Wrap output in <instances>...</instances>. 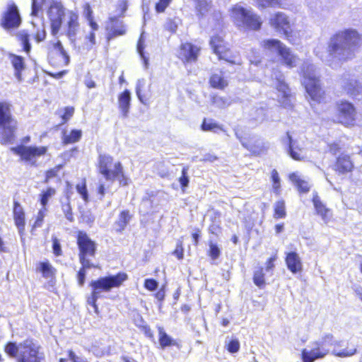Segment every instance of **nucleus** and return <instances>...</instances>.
<instances>
[{"mask_svg": "<svg viewBox=\"0 0 362 362\" xmlns=\"http://www.w3.org/2000/svg\"><path fill=\"white\" fill-rule=\"evenodd\" d=\"M344 344V341H336L332 334H327L322 339L315 343L316 347L310 351L303 349L302 351L303 362H313L315 360L325 357L334 346L332 354L340 358H346L355 355L357 353V347L353 346L350 349H340L339 347Z\"/></svg>", "mask_w": 362, "mask_h": 362, "instance_id": "nucleus-2", "label": "nucleus"}, {"mask_svg": "<svg viewBox=\"0 0 362 362\" xmlns=\"http://www.w3.org/2000/svg\"><path fill=\"white\" fill-rule=\"evenodd\" d=\"M210 45L219 59H223L231 64L236 63L235 59L230 55V51L226 49L223 45V40L221 36L213 35L210 40Z\"/></svg>", "mask_w": 362, "mask_h": 362, "instance_id": "nucleus-16", "label": "nucleus"}, {"mask_svg": "<svg viewBox=\"0 0 362 362\" xmlns=\"http://www.w3.org/2000/svg\"><path fill=\"white\" fill-rule=\"evenodd\" d=\"M270 85L275 87L281 94L282 100H279L280 103L286 108L291 107L292 104L290 99V89L288 84L285 82L284 75L277 68H274L272 71Z\"/></svg>", "mask_w": 362, "mask_h": 362, "instance_id": "nucleus-10", "label": "nucleus"}, {"mask_svg": "<svg viewBox=\"0 0 362 362\" xmlns=\"http://www.w3.org/2000/svg\"><path fill=\"white\" fill-rule=\"evenodd\" d=\"M107 30H109L110 37L122 35L126 33L123 21L119 20L117 17L115 16L110 18V23L107 26Z\"/></svg>", "mask_w": 362, "mask_h": 362, "instance_id": "nucleus-21", "label": "nucleus"}, {"mask_svg": "<svg viewBox=\"0 0 362 362\" xmlns=\"http://www.w3.org/2000/svg\"><path fill=\"white\" fill-rule=\"evenodd\" d=\"M274 218L276 219L283 218L286 217L285 202L283 200L277 201L274 206Z\"/></svg>", "mask_w": 362, "mask_h": 362, "instance_id": "nucleus-42", "label": "nucleus"}, {"mask_svg": "<svg viewBox=\"0 0 362 362\" xmlns=\"http://www.w3.org/2000/svg\"><path fill=\"white\" fill-rule=\"evenodd\" d=\"M98 161L100 173L106 180L113 182L115 180H118L120 185H127V179L124 175L122 165L120 162L116 163L112 170L111 168L112 167L113 158L110 156L100 154Z\"/></svg>", "mask_w": 362, "mask_h": 362, "instance_id": "nucleus-6", "label": "nucleus"}, {"mask_svg": "<svg viewBox=\"0 0 362 362\" xmlns=\"http://www.w3.org/2000/svg\"><path fill=\"white\" fill-rule=\"evenodd\" d=\"M285 261L288 269L293 274H296L302 271L303 265L301 259L296 252H288Z\"/></svg>", "mask_w": 362, "mask_h": 362, "instance_id": "nucleus-23", "label": "nucleus"}, {"mask_svg": "<svg viewBox=\"0 0 362 362\" xmlns=\"http://www.w3.org/2000/svg\"><path fill=\"white\" fill-rule=\"evenodd\" d=\"M159 343L163 349L175 345V341L163 330V328H159Z\"/></svg>", "mask_w": 362, "mask_h": 362, "instance_id": "nucleus-40", "label": "nucleus"}, {"mask_svg": "<svg viewBox=\"0 0 362 362\" xmlns=\"http://www.w3.org/2000/svg\"><path fill=\"white\" fill-rule=\"evenodd\" d=\"M212 103L218 108H226L232 104V100L228 97L215 95L212 98Z\"/></svg>", "mask_w": 362, "mask_h": 362, "instance_id": "nucleus-43", "label": "nucleus"}, {"mask_svg": "<svg viewBox=\"0 0 362 362\" xmlns=\"http://www.w3.org/2000/svg\"><path fill=\"white\" fill-rule=\"evenodd\" d=\"M339 118L344 124H351L355 120L356 111L354 105L346 101L338 104Z\"/></svg>", "mask_w": 362, "mask_h": 362, "instance_id": "nucleus-17", "label": "nucleus"}, {"mask_svg": "<svg viewBox=\"0 0 362 362\" xmlns=\"http://www.w3.org/2000/svg\"><path fill=\"white\" fill-rule=\"evenodd\" d=\"M70 199L71 195L69 192H66V195L61 199L60 203L62 210L66 218L70 222H74V217L72 212V208L70 204Z\"/></svg>", "mask_w": 362, "mask_h": 362, "instance_id": "nucleus-31", "label": "nucleus"}, {"mask_svg": "<svg viewBox=\"0 0 362 362\" xmlns=\"http://www.w3.org/2000/svg\"><path fill=\"white\" fill-rule=\"evenodd\" d=\"M199 48L191 43L181 45L180 57L187 62H195L197 59Z\"/></svg>", "mask_w": 362, "mask_h": 362, "instance_id": "nucleus-20", "label": "nucleus"}, {"mask_svg": "<svg viewBox=\"0 0 362 362\" xmlns=\"http://www.w3.org/2000/svg\"><path fill=\"white\" fill-rule=\"evenodd\" d=\"M202 129L214 133H218V131H223L222 127L212 119H204L202 124Z\"/></svg>", "mask_w": 362, "mask_h": 362, "instance_id": "nucleus-36", "label": "nucleus"}, {"mask_svg": "<svg viewBox=\"0 0 362 362\" xmlns=\"http://www.w3.org/2000/svg\"><path fill=\"white\" fill-rule=\"evenodd\" d=\"M269 23L276 32L282 33L287 38L290 37L291 33V24L286 13L283 12L275 13L271 16Z\"/></svg>", "mask_w": 362, "mask_h": 362, "instance_id": "nucleus-14", "label": "nucleus"}, {"mask_svg": "<svg viewBox=\"0 0 362 362\" xmlns=\"http://www.w3.org/2000/svg\"><path fill=\"white\" fill-rule=\"evenodd\" d=\"M131 102V93L126 89L118 97L119 108L124 117H127L129 113Z\"/></svg>", "mask_w": 362, "mask_h": 362, "instance_id": "nucleus-26", "label": "nucleus"}, {"mask_svg": "<svg viewBox=\"0 0 362 362\" xmlns=\"http://www.w3.org/2000/svg\"><path fill=\"white\" fill-rule=\"evenodd\" d=\"M11 151L13 153L20 156L22 160L34 165L35 160H33V159L44 155L47 151V148L44 146L37 147L19 145L16 147H11Z\"/></svg>", "mask_w": 362, "mask_h": 362, "instance_id": "nucleus-12", "label": "nucleus"}, {"mask_svg": "<svg viewBox=\"0 0 362 362\" xmlns=\"http://www.w3.org/2000/svg\"><path fill=\"white\" fill-rule=\"evenodd\" d=\"M41 1L42 0H32V11L31 16L37 17L40 11L41 10Z\"/></svg>", "mask_w": 362, "mask_h": 362, "instance_id": "nucleus-55", "label": "nucleus"}, {"mask_svg": "<svg viewBox=\"0 0 362 362\" xmlns=\"http://www.w3.org/2000/svg\"><path fill=\"white\" fill-rule=\"evenodd\" d=\"M67 16V11L59 1H53L47 11V16L50 23L51 33L56 36L62 25V19Z\"/></svg>", "mask_w": 362, "mask_h": 362, "instance_id": "nucleus-11", "label": "nucleus"}, {"mask_svg": "<svg viewBox=\"0 0 362 362\" xmlns=\"http://www.w3.org/2000/svg\"><path fill=\"white\" fill-rule=\"evenodd\" d=\"M272 180L273 182L272 187L274 193L279 194L281 188L280 177L277 170L275 169L272 171Z\"/></svg>", "mask_w": 362, "mask_h": 362, "instance_id": "nucleus-46", "label": "nucleus"}, {"mask_svg": "<svg viewBox=\"0 0 362 362\" xmlns=\"http://www.w3.org/2000/svg\"><path fill=\"white\" fill-rule=\"evenodd\" d=\"M289 179L296 185L300 192L306 193L310 190V186L308 182L302 180L296 173H291L289 175Z\"/></svg>", "mask_w": 362, "mask_h": 362, "instance_id": "nucleus-35", "label": "nucleus"}, {"mask_svg": "<svg viewBox=\"0 0 362 362\" xmlns=\"http://www.w3.org/2000/svg\"><path fill=\"white\" fill-rule=\"evenodd\" d=\"M146 84V81L144 78H140L136 82V94L139 98V100L141 101V103H144L143 96L141 95V89L144 87Z\"/></svg>", "mask_w": 362, "mask_h": 362, "instance_id": "nucleus-53", "label": "nucleus"}, {"mask_svg": "<svg viewBox=\"0 0 362 362\" xmlns=\"http://www.w3.org/2000/svg\"><path fill=\"white\" fill-rule=\"evenodd\" d=\"M253 282L259 288H262L265 285L264 274L262 267H259L254 271Z\"/></svg>", "mask_w": 362, "mask_h": 362, "instance_id": "nucleus-44", "label": "nucleus"}, {"mask_svg": "<svg viewBox=\"0 0 362 362\" xmlns=\"http://www.w3.org/2000/svg\"><path fill=\"white\" fill-rule=\"evenodd\" d=\"M42 27H44V25H42ZM46 35H47V33L45 30V28H42V29L41 30H37L35 35V40H36L37 42H42L45 39Z\"/></svg>", "mask_w": 362, "mask_h": 362, "instance_id": "nucleus-60", "label": "nucleus"}, {"mask_svg": "<svg viewBox=\"0 0 362 362\" xmlns=\"http://www.w3.org/2000/svg\"><path fill=\"white\" fill-rule=\"evenodd\" d=\"M220 253L221 251L218 246L216 244L210 242L209 255L211 259L214 260L216 259L219 257Z\"/></svg>", "mask_w": 362, "mask_h": 362, "instance_id": "nucleus-52", "label": "nucleus"}, {"mask_svg": "<svg viewBox=\"0 0 362 362\" xmlns=\"http://www.w3.org/2000/svg\"><path fill=\"white\" fill-rule=\"evenodd\" d=\"M144 39L143 36L141 35L137 42L136 50L141 59L143 60L145 69H147L148 66V58L146 57L144 53Z\"/></svg>", "mask_w": 362, "mask_h": 362, "instance_id": "nucleus-45", "label": "nucleus"}, {"mask_svg": "<svg viewBox=\"0 0 362 362\" xmlns=\"http://www.w3.org/2000/svg\"><path fill=\"white\" fill-rule=\"evenodd\" d=\"M69 358L72 362H87L86 358L78 356L73 351H69Z\"/></svg>", "mask_w": 362, "mask_h": 362, "instance_id": "nucleus-63", "label": "nucleus"}, {"mask_svg": "<svg viewBox=\"0 0 362 362\" xmlns=\"http://www.w3.org/2000/svg\"><path fill=\"white\" fill-rule=\"evenodd\" d=\"M280 0H257L258 4L262 8L274 6L279 4Z\"/></svg>", "mask_w": 362, "mask_h": 362, "instance_id": "nucleus-57", "label": "nucleus"}, {"mask_svg": "<svg viewBox=\"0 0 362 362\" xmlns=\"http://www.w3.org/2000/svg\"><path fill=\"white\" fill-rule=\"evenodd\" d=\"M77 245L78 247V259L81 264H96L94 262L97 244L92 240L88 235L83 231H79L77 235Z\"/></svg>", "mask_w": 362, "mask_h": 362, "instance_id": "nucleus-8", "label": "nucleus"}, {"mask_svg": "<svg viewBox=\"0 0 362 362\" xmlns=\"http://www.w3.org/2000/svg\"><path fill=\"white\" fill-rule=\"evenodd\" d=\"M76 190L85 202L88 200V193L85 181L82 182L81 184H78L76 185Z\"/></svg>", "mask_w": 362, "mask_h": 362, "instance_id": "nucleus-50", "label": "nucleus"}, {"mask_svg": "<svg viewBox=\"0 0 362 362\" xmlns=\"http://www.w3.org/2000/svg\"><path fill=\"white\" fill-rule=\"evenodd\" d=\"M21 23V18L17 6L13 2H9L7 10L4 12L1 25L6 29L18 28Z\"/></svg>", "mask_w": 362, "mask_h": 362, "instance_id": "nucleus-13", "label": "nucleus"}, {"mask_svg": "<svg viewBox=\"0 0 362 362\" xmlns=\"http://www.w3.org/2000/svg\"><path fill=\"white\" fill-rule=\"evenodd\" d=\"M188 167H183L182 170V175L179 178V182L181 185L182 190H184V189L188 186L189 182L188 177Z\"/></svg>", "mask_w": 362, "mask_h": 362, "instance_id": "nucleus-49", "label": "nucleus"}, {"mask_svg": "<svg viewBox=\"0 0 362 362\" xmlns=\"http://www.w3.org/2000/svg\"><path fill=\"white\" fill-rule=\"evenodd\" d=\"M169 4L170 3L164 0H159V1L156 4V11L158 13L164 12V11L168 6Z\"/></svg>", "mask_w": 362, "mask_h": 362, "instance_id": "nucleus-62", "label": "nucleus"}, {"mask_svg": "<svg viewBox=\"0 0 362 362\" xmlns=\"http://www.w3.org/2000/svg\"><path fill=\"white\" fill-rule=\"evenodd\" d=\"M82 132L81 130L73 129L69 134L66 132L63 135V143L64 144H74L78 141L81 138Z\"/></svg>", "mask_w": 362, "mask_h": 362, "instance_id": "nucleus-37", "label": "nucleus"}, {"mask_svg": "<svg viewBox=\"0 0 362 362\" xmlns=\"http://www.w3.org/2000/svg\"><path fill=\"white\" fill-rule=\"evenodd\" d=\"M52 250H53V253L56 256H60L62 255L61 245L57 238H53Z\"/></svg>", "mask_w": 362, "mask_h": 362, "instance_id": "nucleus-59", "label": "nucleus"}, {"mask_svg": "<svg viewBox=\"0 0 362 362\" xmlns=\"http://www.w3.org/2000/svg\"><path fill=\"white\" fill-rule=\"evenodd\" d=\"M279 57L282 62L289 68L296 66L298 62V58L286 47L284 48Z\"/></svg>", "mask_w": 362, "mask_h": 362, "instance_id": "nucleus-30", "label": "nucleus"}, {"mask_svg": "<svg viewBox=\"0 0 362 362\" xmlns=\"http://www.w3.org/2000/svg\"><path fill=\"white\" fill-rule=\"evenodd\" d=\"M56 194L55 189L48 187L45 191H42L40 194V202L42 208L46 210V206L49 199Z\"/></svg>", "mask_w": 362, "mask_h": 362, "instance_id": "nucleus-41", "label": "nucleus"}, {"mask_svg": "<svg viewBox=\"0 0 362 362\" xmlns=\"http://www.w3.org/2000/svg\"><path fill=\"white\" fill-rule=\"evenodd\" d=\"M40 349L38 343L29 338L19 343L9 341L4 348L6 354L16 362H45V355Z\"/></svg>", "mask_w": 362, "mask_h": 362, "instance_id": "nucleus-3", "label": "nucleus"}, {"mask_svg": "<svg viewBox=\"0 0 362 362\" xmlns=\"http://www.w3.org/2000/svg\"><path fill=\"white\" fill-rule=\"evenodd\" d=\"M16 122L12 118L9 105L0 102V129L3 141L11 143L14 139Z\"/></svg>", "mask_w": 362, "mask_h": 362, "instance_id": "nucleus-9", "label": "nucleus"}, {"mask_svg": "<svg viewBox=\"0 0 362 362\" xmlns=\"http://www.w3.org/2000/svg\"><path fill=\"white\" fill-rule=\"evenodd\" d=\"M209 83L211 87L217 89H223L228 86V81L225 79L222 71H218L211 74Z\"/></svg>", "mask_w": 362, "mask_h": 362, "instance_id": "nucleus-29", "label": "nucleus"}, {"mask_svg": "<svg viewBox=\"0 0 362 362\" xmlns=\"http://www.w3.org/2000/svg\"><path fill=\"white\" fill-rule=\"evenodd\" d=\"M288 142L287 152L289 156L296 160H304L306 158L304 148L299 146L296 141H294L289 132L286 133Z\"/></svg>", "mask_w": 362, "mask_h": 362, "instance_id": "nucleus-19", "label": "nucleus"}, {"mask_svg": "<svg viewBox=\"0 0 362 362\" xmlns=\"http://www.w3.org/2000/svg\"><path fill=\"white\" fill-rule=\"evenodd\" d=\"M51 47L62 57L64 65H68L70 62V57L64 49L61 41H50L48 47L49 50Z\"/></svg>", "mask_w": 362, "mask_h": 362, "instance_id": "nucleus-34", "label": "nucleus"}, {"mask_svg": "<svg viewBox=\"0 0 362 362\" xmlns=\"http://www.w3.org/2000/svg\"><path fill=\"white\" fill-rule=\"evenodd\" d=\"M232 16L238 27L257 30L262 25L259 16L253 13L251 9H247L239 5L233 7Z\"/></svg>", "mask_w": 362, "mask_h": 362, "instance_id": "nucleus-7", "label": "nucleus"}, {"mask_svg": "<svg viewBox=\"0 0 362 362\" xmlns=\"http://www.w3.org/2000/svg\"><path fill=\"white\" fill-rule=\"evenodd\" d=\"M8 59L14 69V75L18 82L23 81L22 71L25 68L24 58L21 56H18L12 53L8 54Z\"/></svg>", "mask_w": 362, "mask_h": 362, "instance_id": "nucleus-22", "label": "nucleus"}, {"mask_svg": "<svg viewBox=\"0 0 362 362\" xmlns=\"http://www.w3.org/2000/svg\"><path fill=\"white\" fill-rule=\"evenodd\" d=\"M74 112V109L72 107H66L64 108V112L62 115V119L63 120L62 123L66 122L70 118L72 117Z\"/></svg>", "mask_w": 362, "mask_h": 362, "instance_id": "nucleus-56", "label": "nucleus"}, {"mask_svg": "<svg viewBox=\"0 0 362 362\" xmlns=\"http://www.w3.org/2000/svg\"><path fill=\"white\" fill-rule=\"evenodd\" d=\"M18 40L21 42L23 50L29 53L31 49V45L29 40V34L25 30H21L16 35Z\"/></svg>", "mask_w": 362, "mask_h": 362, "instance_id": "nucleus-39", "label": "nucleus"}, {"mask_svg": "<svg viewBox=\"0 0 362 362\" xmlns=\"http://www.w3.org/2000/svg\"><path fill=\"white\" fill-rule=\"evenodd\" d=\"M341 86L348 95L358 100L362 98V86L358 82L350 78L349 76H344L341 80Z\"/></svg>", "mask_w": 362, "mask_h": 362, "instance_id": "nucleus-18", "label": "nucleus"}, {"mask_svg": "<svg viewBox=\"0 0 362 362\" xmlns=\"http://www.w3.org/2000/svg\"><path fill=\"white\" fill-rule=\"evenodd\" d=\"M180 22V19L177 18H174L173 19L169 18L166 21L165 24V28L171 32V33H175L178 26V23Z\"/></svg>", "mask_w": 362, "mask_h": 362, "instance_id": "nucleus-48", "label": "nucleus"}, {"mask_svg": "<svg viewBox=\"0 0 362 362\" xmlns=\"http://www.w3.org/2000/svg\"><path fill=\"white\" fill-rule=\"evenodd\" d=\"M96 43L95 34L93 31H90L85 36L84 47L88 49H91Z\"/></svg>", "mask_w": 362, "mask_h": 362, "instance_id": "nucleus-47", "label": "nucleus"}, {"mask_svg": "<svg viewBox=\"0 0 362 362\" xmlns=\"http://www.w3.org/2000/svg\"><path fill=\"white\" fill-rule=\"evenodd\" d=\"M36 270L42 273L45 279H52L54 277L56 273V269L48 261L39 262Z\"/></svg>", "mask_w": 362, "mask_h": 362, "instance_id": "nucleus-32", "label": "nucleus"}, {"mask_svg": "<svg viewBox=\"0 0 362 362\" xmlns=\"http://www.w3.org/2000/svg\"><path fill=\"white\" fill-rule=\"evenodd\" d=\"M45 211L46 210H45L44 208H42L41 209H40L38 214H37V219L34 224L35 227H40L41 226L42 223L43 221V218L45 216Z\"/></svg>", "mask_w": 362, "mask_h": 362, "instance_id": "nucleus-61", "label": "nucleus"}, {"mask_svg": "<svg viewBox=\"0 0 362 362\" xmlns=\"http://www.w3.org/2000/svg\"><path fill=\"white\" fill-rule=\"evenodd\" d=\"M240 349V342L238 339H232L227 344V350L231 353H237Z\"/></svg>", "mask_w": 362, "mask_h": 362, "instance_id": "nucleus-51", "label": "nucleus"}, {"mask_svg": "<svg viewBox=\"0 0 362 362\" xmlns=\"http://www.w3.org/2000/svg\"><path fill=\"white\" fill-rule=\"evenodd\" d=\"M262 46L267 52L280 55L286 47L280 40L276 39L267 40L262 42Z\"/></svg>", "mask_w": 362, "mask_h": 362, "instance_id": "nucleus-24", "label": "nucleus"}, {"mask_svg": "<svg viewBox=\"0 0 362 362\" xmlns=\"http://www.w3.org/2000/svg\"><path fill=\"white\" fill-rule=\"evenodd\" d=\"M13 218L16 226L19 231L24 230L25 228V213L23 207L18 202L13 203Z\"/></svg>", "mask_w": 362, "mask_h": 362, "instance_id": "nucleus-25", "label": "nucleus"}, {"mask_svg": "<svg viewBox=\"0 0 362 362\" xmlns=\"http://www.w3.org/2000/svg\"><path fill=\"white\" fill-rule=\"evenodd\" d=\"M336 170L340 173H346L351 171L354 165L349 156L341 155L337 158Z\"/></svg>", "mask_w": 362, "mask_h": 362, "instance_id": "nucleus-28", "label": "nucleus"}, {"mask_svg": "<svg viewBox=\"0 0 362 362\" xmlns=\"http://www.w3.org/2000/svg\"><path fill=\"white\" fill-rule=\"evenodd\" d=\"M68 21L64 32L70 42L74 46L76 44V36L79 31L78 15L73 11H67Z\"/></svg>", "mask_w": 362, "mask_h": 362, "instance_id": "nucleus-15", "label": "nucleus"}, {"mask_svg": "<svg viewBox=\"0 0 362 362\" xmlns=\"http://www.w3.org/2000/svg\"><path fill=\"white\" fill-rule=\"evenodd\" d=\"M359 42L360 36L357 30L352 28L345 29L330 37L327 52L333 59L345 61L354 56Z\"/></svg>", "mask_w": 362, "mask_h": 362, "instance_id": "nucleus-1", "label": "nucleus"}, {"mask_svg": "<svg viewBox=\"0 0 362 362\" xmlns=\"http://www.w3.org/2000/svg\"><path fill=\"white\" fill-rule=\"evenodd\" d=\"M313 202L317 214L322 217L325 222H327L329 218V210L321 202L318 196L314 197Z\"/></svg>", "mask_w": 362, "mask_h": 362, "instance_id": "nucleus-33", "label": "nucleus"}, {"mask_svg": "<svg viewBox=\"0 0 362 362\" xmlns=\"http://www.w3.org/2000/svg\"><path fill=\"white\" fill-rule=\"evenodd\" d=\"M132 217L129 211L124 210L121 211L114 223L115 230L118 233H122L129 223Z\"/></svg>", "mask_w": 362, "mask_h": 362, "instance_id": "nucleus-27", "label": "nucleus"}, {"mask_svg": "<svg viewBox=\"0 0 362 362\" xmlns=\"http://www.w3.org/2000/svg\"><path fill=\"white\" fill-rule=\"evenodd\" d=\"M158 286V282L154 279H146L144 281V287L148 291H156Z\"/></svg>", "mask_w": 362, "mask_h": 362, "instance_id": "nucleus-54", "label": "nucleus"}, {"mask_svg": "<svg viewBox=\"0 0 362 362\" xmlns=\"http://www.w3.org/2000/svg\"><path fill=\"white\" fill-rule=\"evenodd\" d=\"M303 73V84L310 98L320 103L322 98L323 91L321 89L320 75L316 67L309 62H305L301 67Z\"/></svg>", "mask_w": 362, "mask_h": 362, "instance_id": "nucleus-5", "label": "nucleus"}, {"mask_svg": "<svg viewBox=\"0 0 362 362\" xmlns=\"http://www.w3.org/2000/svg\"><path fill=\"white\" fill-rule=\"evenodd\" d=\"M127 279V274L119 272L116 275L101 277L90 282V286L93 291L91 296L87 299V303L93 308L94 312L97 315L99 314V310L96 302L98 298H101L102 292H109L112 288L119 287Z\"/></svg>", "mask_w": 362, "mask_h": 362, "instance_id": "nucleus-4", "label": "nucleus"}, {"mask_svg": "<svg viewBox=\"0 0 362 362\" xmlns=\"http://www.w3.org/2000/svg\"><path fill=\"white\" fill-rule=\"evenodd\" d=\"M81 267L80 268L79 271L77 273V279L78 283L80 286H83L86 276V270L90 269L91 268H97L98 264H88V266L86 265L85 264H81Z\"/></svg>", "mask_w": 362, "mask_h": 362, "instance_id": "nucleus-38", "label": "nucleus"}, {"mask_svg": "<svg viewBox=\"0 0 362 362\" xmlns=\"http://www.w3.org/2000/svg\"><path fill=\"white\" fill-rule=\"evenodd\" d=\"M256 115L253 117V119L258 122H262L266 117L265 110L263 107L258 108L255 110Z\"/></svg>", "mask_w": 362, "mask_h": 362, "instance_id": "nucleus-58", "label": "nucleus"}, {"mask_svg": "<svg viewBox=\"0 0 362 362\" xmlns=\"http://www.w3.org/2000/svg\"><path fill=\"white\" fill-rule=\"evenodd\" d=\"M236 136L239 139L240 141L241 142L242 145L247 149H248L250 151L256 153H258L259 151L257 150L255 147H253L252 145L246 143L244 140H243L238 135V132L235 133Z\"/></svg>", "mask_w": 362, "mask_h": 362, "instance_id": "nucleus-64", "label": "nucleus"}]
</instances>
